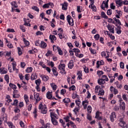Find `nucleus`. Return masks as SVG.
Masks as SVG:
<instances>
[{
	"instance_id": "obj_32",
	"label": "nucleus",
	"mask_w": 128,
	"mask_h": 128,
	"mask_svg": "<svg viewBox=\"0 0 128 128\" xmlns=\"http://www.w3.org/2000/svg\"><path fill=\"white\" fill-rule=\"evenodd\" d=\"M58 52V54L60 56H62V51L60 49V48H58V46L57 47Z\"/></svg>"
},
{
	"instance_id": "obj_45",
	"label": "nucleus",
	"mask_w": 128,
	"mask_h": 128,
	"mask_svg": "<svg viewBox=\"0 0 128 128\" xmlns=\"http://www.w3.org/2000/svg\"><path fill=\"white\" fill-rule=\"evenodd\" d=\"M43 8H50V4H46L42 6Z\"/></svg>"
},
{
	"instance_id": "obj_10",
	"label": "nucleus",
	"mask_w": 128,
	"mask_h": 128,
	"mask_svg": "<svg viewBox=\"0 0 128 128\" xmlns=\"http://www.w3.org/2000/svg\"><path fill=\"white\" fill-rule=\"evenodd\" d=\"M74 60H70L69 62V63L68 64V68H70V70H72V68H74Z\"/></svg>"
},
{
	"instance_id": "obj_37",
	"label": "nucleus",
	"mask_w": 128,
	"mask_h": 128,
	"mask_svg": "<svg viewBox=\"0 0 128 128\" xmlns=\"http://www.w3.org/2000/svg\"><path fill=\"white\" fill-rule=\"evenodd\" d=\"M10 86L12 88H13V90H16V86L12 83L10 84Z\"/></svg>"
},
{
	"instance_id": "obj_28",
	"label": "nucleus",
	"mask_w": 128,
	"mask_h": 128,
	"mask_svg": "<svg viewBox=\"0 0 128 128\" xmlns=\"http://www.w3.org/2000/svg\"><path fill=\"white\" fill-rule=\"evenodd\" d=\"M24 26H26V24L28 26H30V24L28 22H30V21L28 20H28H26V19L24 18Z\"/></svg>"
},
{
	"instance_id": "obj_33",
	"label": "nucleus",
	"mask_w": 128,
	"mask_h": 128,
	"mask_svg": "<svg viewBox=\"0 0 128 128\" xmlns=\"http://www.w3.org/2000/svg\"><path fill=\"white\" fill-rule=\"evenodd\" d=\"M8 126L10 127V128H16V127L14 126L12 122H8Z\"/></svg>"
},
{
	"instance_id": "obj_55",
	"label": "nucleus",
	"mask_w": 128,
	"mask_h": 128,
	"mask_svg": "<svg viewBox=\"0 0 128 128\" xmlns=\"http://www.w3.org/2000/svg\"><path fill=\"white\" fill-rule=\"evenodd\" d=\"M6 32H14V30L12 28H8L7 29Z\"/></svg>"
},
{
	"instance_id": "obj_58",
	"label": "nucleus",
	"mask_w": 128,
	"mask_h": 128,
	"mask_svg": "<svg viewBox=\"0 0 128 128\" xmlns=\"http://www.w3.org/2000/svg\"><path fill=\"white\" fill-rule=\"evenodd\" d=\"M20 126L21 128H26V126H24V123L22 121L20 122Z\"/></svg>"
},
{
	"instance_id": "obj_39",
	"label": "nucleus",
	"mask_w": 128,
	"mask_h": 128,
	"mask_svg": "<svg viewBox=\"0 0 128 128\" xmlns=\"http://www.w3.org/2000/svg\"><path fill=\"white\" fill-rule=\"evenodd\" d=\"M88 114H91L92 113V106H88Z\"/></svg>"
},
{
	"instance_id": "obj_24",
	"label": "nucleus",
	"mask_w": 128,
	"mask_h": 128,
	"mask_svg": "<svg viewBox=\"0 0 128 128\" xmlns=\"http://www.w3.org/2000/svg\"><path fill=\"white\" fill-rule=\"evenodd\" d=\"M42 80H44V82H48V80L49 78L46 76H42Z\"/></svg>"
},
{
	"instance_id": "obj_16",
	"label": "nucleus",
	"mask_w": 128,
	"mask_h": 128,
	"mask_svg": "<svg viewBox=\"0 0 128 128\" xmlns=\"http://www.w3.org/2000/svg\"><path fill=\"white\" fill-rule=\"evenodd\" d=\"M51 120L54 126H58V120H56V118H52Z\"/></svg>"
},
{
	"instance_id": "obj_51",
	"label": "nucleus",
	"mask_w": 128,
	"mask_h": 128,
	"mask_svg": "<svg viewBox=\"0 0 128 128\" xmlns=\"http://www.w3.org/2000/svg\"><path fill=\"white\" fill-rule=\"evenodd\" d=\"M66 89H62L60 90V94H62V96H64V94H66Z\"/></svg>"
},
{
	"instance_id": "obj_9",
	"label": "nucleus",
	"mask_w": 128,
	"mask_h": 128,
	"mask_svg": "<svg viewBox=\"0 0 128 128\" xmlns=\"http://www.w3.org/2000/svg\"><path fill=\"white\" fill-rule=\"evenodd\" d=\"M96 68H100V66H104V62L103 60L98 61L96 62Z\"/></svg>"
},
{
	"instance_id": "obj_11",
	"label": "nucleus",
	"mask_w": 128,
	"mask_h": 128,
	"mask_svg": "<svg viewBox=\"0 0 128 128\" xmlns=\"http://www.w3.org/2000/svg\"><path fill=\"white\" fill-rule=\"evenodd\" d=\"M100 112H97L96 114V116L95 118H97V120H102V116H100Z\"/></svg>"
},
{
	"instance_id": "obj_17",
	"label": "nucleus",
	"mask_w": 128,
	"mask_h": 128,
	"mask_svg": "<svg viewBox=\"0 0 128 128\" xmlns=\"http://www.w3.org/2000/svg\"><path fill=\"white\" fill-rule=\"evenodd\" d=\"M62 10H68V2H64L63 4H62Z\"/></svg>"
},
{
	"instance_id": "obj_8",
	"label": "nucleus",
	"mask_w": 128,
	"mask_h": 128,
	"mask_svg": "<svg viewBox=\"0 0 128 128\" xmlns=\"http://www.w3.org/2000/svg\"><path fill=\"white\" fill-rule=\"evenodd\" d=\"M82 104L84 106V110H86V108L88 107V100H84L82 102Z\"/></svg>"
},
{
	"instance_id": "obj_52",
	"label": "nucleus",
	"mask_w": 128,
	"mask_h": 128,
	"mask_svg": "<svg viewBox=\"0 0 128 128\" xmlns=\"http://www.w3.org/2000/svg\"><path fill=\"white\" fill-rule=\"evenodd\" d=\"M18 100H14L13 104H12V106H18Z\"/></svg>"
},
{
	"instance_id": "obj_41",
	"label": "nucleus",
	"mask_w": 128,
	"mask_h": 128,
	"mask_svg": "<svg viewBox=\"0 0 128 128\" xmlns=\"http://www.w3.org/2000/svg\"><path fill=\"white\" fill-rule=\"evenodd\" d=\"M108 1H109V0H106V2H104V1L103 2V4H104L105 6V8H108Z\"/></svg>"
},
{
	"instance_id": "obj_20",
	"label": "nucleus",
	"mask_w": 128,
	"mask_h": 128,
	"mask_svg": "<svg viewBox=\"0 0 128 128\" xmlns=\"http://www.w3.org/2000/svg\"><path fill=\"white\" fill-rule=\"evenodd\" d=\"M54 116V118H56V120H58V115L56 114L54 112H51L50 113V118L52 119V118H54L52 117Z\"/></svg>"
},
{
	"instance_id": "obj_21",
	"label": "nucleus",
	"mask_w": 128,
	"mask_h": 128,
	"mask_svg": "<svg viewBox=\"0 0 128 128\" xmlns=\"http://www.w3.org/2000/svg\"><path fill=\"white\" fill-rule=\"evenodd\" d=\"M120 108L122 110H126V104L124 102L120 104Z\"/></svg>"
},
{
	"instance_id": "obj_31",
	"label": "nucleus",
	"mask_w": 128,
	"mask_h": 128,
	"mask_svg": "<svg viewBox=\"0 0 128 128\" xmlns=\"http://www.w3.org/2000/svg\"><path fill=\"white\" fill-rule=\"evenodd\" d=\"M104 90H100L98 96H104Z\"/></svg>"
},
{
	"instance_id": "obj_2",
	"label": "nucleus",
	"mask_w": 128,
	"mask_h": 128,
	"mask_svg": "<svg viewBox=\"0 0 128 128\" xmlns=\"http://www.w3.org/2000/svg\"><path fill=\"white\" fill-rule=\"evenodd\" d=\"M34 102H35V104H38V102H40V94H38L36 93V92H34Z\"/></svg>"
},
{
	"instance_id": "obj_50",
	"label": "nucleus",
	"mask_w": 128,
	"mask_h": 128,
	"mask_svg": "<svg viewBox=\"0 0 128 128\" xmlns=\"http://www.w3.org/2000/svg\"><path fill=\"white\" fill-rule=\"evenodd\" d=\"M74 52H80V50L78 48H74L72 49Z\"/></svg>"
},
{
	"instance_id": "obj_61",
	"label": "nucleus",
	"mask_w": 128,
	"mask_h": 128,
	"mask_svg": "<svg viewBox=\"0 0 128 128\" xmlns=\"http://www.w3.org/2000/svg\"><path fill=\"white\" fill-rule=\"evenodd\" d=\"M59 38L62 40V38H64V36L62 34H58Z\"/></svg>"
},
{
	"instance_id": "obj_40",
	"label": "nucleus",
	"mask_w": 128,
	"mask_h": 128,
	"mask_svg": "<svg viewBox=\"0 0 128 128\" xmlns=\"http://www.w3.org/2000/svg\"><path fill=\"white\" fill-rule=\"evenodd\" d=\"M102 79H103L104 80H106V82H108V76L106 75H103L102 76Z\"/></svg>"
},
{
	"instance_id": "obj_44",
	"label": "nucleus",
	"mask_w": 128,
	"mask_h": 128,
	"mask_svg": "<svg viewBox=\"0 0 128 128\" xmlns=\"http://www.w3.org/2000/svg\"><path fill=\"white\" fill-rule=\"evenodd\" d=\"M17 48L18 50V54L19 56H22V48H20V47H18Z\"/></svg>"
},
{
	"instance_id": "obj_46",
	"label": "nucleus",
	"mask_w": 128,
	"mask_h": 128,
	"mask_svg": "<svg viewBox=\"0 0 128 128\" xmlns=\"http://www.w3.org/2000/svg\"><path fill=\"white\" fill-rule=\"evenodd\" d=\"M114 20H116V22H117V24H120H120H122V23L120 22V20L116 19V18H114Z\"/></svg>"
},
{
	"instance_id": "obj_7",
	"label": "nucleus",
	"mask_w": 128,
	"mask_h": 128,
	"mask_svg": "<svg viewBox=\"0 0 128 128\" xmlns=\"http://www.w3.org/2000/svg\"><path fill=\"white\" fill-rule=\"evenodd\" d=\"M50 40H51V42L52 44H54V40H56V36L54 35H50L49 37Z\"/></svg>"
},
{
	"instance_id": "obj_54",
	"label": "nucleus",
	"mask_w": 128,
	"mask_h": 128,
	"mask_svg": "<svg viewBox=\"0 0 128 128\" xmlns=\"http://www.w3.org/2000/svg\"><path fill=\"white\" fill-rule=\"evenodd\" d=\"M76 106H78V108H80V100H76Z\"/></svg>"
},
{
	"instance_id": "obj_47",
	"label": "nucleus",
	"mask_w": 128,
	"mask_h": 128,
	"mask_svg": "<svg viewBox=\"0 0 128 128\" xmlns=\"http://www.w3.org/2000/svg\"><path fill=\"white\" fill-rule=\"evenodd\" d=\"M70 91V90H76V86L74 85L72 86L69 88Z\"/></svg>"
},
{
	"instance_id": "obj_56",
	"label": "nucleus",
	"mask_w": 128,
	"mask_h": 128,
	"mask_svg": "<svg viewBox=\"0 0 128 128\" xmlns=\"http://www.w3.org/2000/svg\"><path fill=\"white\" fill-rule=\"evenodd\" d=\"M120 68L122 69L124 68V62H120Z\"/></svg>"
},
{
	"instance_id": "obj_63",
	"label": "nucleus",
	"mask_w": 128,
	"mask_h": 128,
	"mask_svg": "<svg viewBox=\"0 0 128 128\" xmlns=\"http://www.w3.org/2000/svg\"><path fill=\"white\" fill-rule=\"evenodd\" d=\"M60 73L62 74H66V70H60Z\"/></svg>"
},
{
	"instance_id": "obj_6",
	"label": "nucleus",
	"mask_w": 128,
	"mask_h": 128,
	"mask_svg": "<svg viewBox=\"0 0 128 128\" xmlns=\"http://www.w3.org/2000/svg\"><path fill=\"white\" fill-rule=\"evenodd\" d=\"M107 28L110 32H112V34H114V28L112 26L108 24L107 26Z\"/></svg>"
},
{
	"instance_id": "obj_59",
	"label": "nucleus",
	"mask_w": 128,
	"mask_h": 128,
	"mask_svg": "<svg viewBox=\"0 0 128 128\" xmlns=\"http://www.w3.org/2000/svg\"><path fill=\"white\" fill-rule=\"evenodd\" d=\"M107 14L108 16H111L112 14V10L109 9L107 11Z\"/></svg>"
},
{
	"instance_id": "obj_26",
	"label": "nucleus",
	"mask_w": 128,
	"mask_h": 128,
	"mask_svg": "<svg viewBox=\"0 0 128 128\" xmlns=\"http://www.w3.org/2000/svg\"><path fill=\"white\" fill-rule=\"evenodd\" d=\"M24 100L26 104H28V102H30V100H28V95H26V94H24Z\"/></svg>"
},
{
	"instance_id": "obj_1",
	"label": "nucleus",
	"mask_w": 128,
	"mask_h": 128,
	"mask_svg": "<svg viewBox=\"0 0 128 128\" xmlns=\"http://www.w3.org/2000/svg\"><path fill=\"white\" fill-rule=\"evenodd\" d=\"M38 110H40L41 114H46V112H48V108L46 105H42V103L41 102L38 106Z\"/></svg>"
},
{
	"instance_id": "obj_15",
	"label": "nucleus",
	"mask_w": 128,
	"mask_h": 128,
	"mask_svg": "<svg viewBox=\"0 0 128 128\" xmlns=\"http://www.w3.org/2000/svg\"><path fill=\"white\" fill-rule=\"evenodd\" d=\"M52 70L53 72V74H54L55 76H58V72H56V67H54L52 68Z\"/></svg>"
},
{
	"instance_id": "obj_42",
	"label": "nucleus",
	"mask_w": 128,
	"mask_h": 128,
	"mask_svg": "<svg viewBox=\"0 0 128 128\" xmlns=\"http://www.w3.org/2000/svg\"><path fill=\"white\" fill-rule=\"evenodd\" d=\"M101 16H102V18H108V16L106 14V13H104V12H102L101 13Z\"/></svg>"
},
{
	"instance_id": "obj_23",
	"label": "nucleus",
	"mask_w": 128,
	"mask_h": 128,
	"mask_svg": "<svg viewBox=\"0 0 128 128\" xmlns=\"http://www.w3.org/2000/svg\"><path fill=\"white\" fill-rule=\"evenodd\" d=\"M50 86L54 90H56V88H58V86H56V85L54 84V83L50 84Z\"/></svg>"
},
{
	"instance_id": "obj_57",
	"label": "nucleus",
	"mask_w": 128,
	"mask_h": 128,
	"mask_svg": "<svg viewBox=\"0 0 128 128\" xmlns=\"http://www.w3.org/2000/svg\"><path fill=\"white\" fill-rule=\"evenodd\" d=\"M42 34H44V33H42V32H41L40 31H38L36 32V36H42Z\"/></svg>"
},
{
	"instance_id": "obj_62",
	"label": "nucleus",
	"mask_w": 128,
	"mask_h": 128,
	"mask_svg": "<svg viewBox=\"0 0 128 128\" xmlns=\"http://www.w3.org/2000/svg\"><path fill=\"white\" fill-rule=\"evenodd\" d=\"M114 110L115 111L118 110H120V107L118 106H115L114 108Z\"/></svg>"
},
{
	"instance_id": "obj_49",
	"label": "nucleus",
	"mask_w": 128,
	"mask_h": 128,
	"mask_svg": "<svg viewBox=\"0 0 128 128\" xmlns=\"http://www.w3.org/2000/svg\"><path fill=\"white\" fill-rule=\"evenodd\" d=\"M100 86H96L95 87V92H98V90H100Z\"/></svg>"
},
{
	"instance_id": "obj_14",
	"label": "nucleus",
	"mask_w": 128,
	"mask_h": 128,
	"mask_svg": "<svg viewBox=\"0 0 128 128\" xmlns=\"http://www.w3.org/2000/svg\"><path fill=\"white\" fill-rule=\"evenodd\" d=\"M58 70H65V68H66V64H60L58 66Z\"/></svg>"
},
{
	"instance_id": "obj_25",
	"label": "nucleus",
	"mask_w": 128,
	"mask_h": 128,
	"mask_svg": "<svg viewBox=\"0 0 128 128\" xmlns=\"http://www.w3.org/2000/svg\"><path fill=\"white\" fill-rule=\"evenodd\" d=\"M118 125L121 126V128H126V122H120L118 124Z\"/></svg>"
},
{
	"instance_id": "obj_35",
	"label": "nucleus",
	"mask_w": 128,
	"mask_h": 128,
	"mask_svg": "<svg viewBox=\"0 0 128 128\" xmlns=\"http://www.w3.org/2000/svg\"><path fill=\"white\" fill-rule=\"evenodd\" d=\"M91 54H96V50H93L92 48H89Z\"/></svg>"
},
{
	"instance_id": "obj_22",
	"label": "nucleus",
	"mask_w": 128,
	"mask_h": 128,
	"mask_svg": "<svg viewBox=\"0 0 128 128\" xmlns=\"http://www.w3.org/2000/svg\"><path fill=\"white\" fill-rule=\"evenodd\" d=\"M37 112H38V109L35 108L34 109V111L33 112L34 116V118H36V116H38V114H36Z\"/></svg>"
},
{
	"instance_id": "obj_38",
	"label": "nucleus",
	"mask_w": 128,
	"mask_h": 128,
	"mask_svg": "<svg viewBox=\"0 0 128 128\" xmlns=\"http://www.w3.org/2000/svg\"><path fill=\"white\" fill-rule=\"evenodd\" d=\"M32 10H35L36 12H40V9L36 6H34L32 7Z\"/></svg>"
},
{
	"instance_id": "obj_19",
	"label": "nucleus",
	"mask_w": 128,
	"mask_h": 128,
	"mask_svg": "<svg viewBox=\"0 0 128 128\" xmlns=\"http://www.w3.org/2000/svg\"><path fill=\"white\" fill-rule=\"evenodd\" d=\"M46 98H48L49 100H50L52 98V94L50 92H48L46 94Z\"/></svg>"
},
{
	"instance_id": "obj_64",
	"label": "nucleus",
	"mask_w": 128,
	"mask_h": 128,
	"mask_svg": "<svg viewBox=\"0 0 128 128\" xmlns=\"http://www.w3.org/2000/svg\"><path fill=\"white\" fill-rule=\"evenodd\" d=\"M116 12H117V14L120 16H122V11L120 10H116Z\"/></svg>"
},
{
	"instance_id": "obj_4",
	"label": "nucleus",
	"mask_w": 128,
	"mask_h": 128,
	"mask_svg": "<svg viewBox=\"0 0 128 128\" xmlns=\"http://www.w3.org/2000/svg\"><path fill=\"white\" fill-rule=\"evenodd\" d=\"M116 118V112H112L111 114L110 115V120L111 122H114V120Z\"/></svg>"
},
{
	"instance_id": "obj_53",
	"label": "nucleus",
	"mask_w": 128,
	"mask_h": 128,
	"mask_svg": "<svg viewBox=\"0 0 128 128\" xmlns=\"http://www.w3.org/2000/svg\"><path fill=\"white\" fill-rule=\"evenodd\" d=\"M94 38L96 40H100V34H96L94 36Z\"/></svg>"
},
{
	"instance_id": "obj_12",
	"label": "nucleus",
	"mask_w": 128,
	"mask_h": 128,
	"mask_svg": "<svg viewBox=\"0 0 128 128\" xmlns=\"http://www.w3.org/2000/svg\"><path fill=\"white\" fill-rule=\"evenodd\" d=\"M0 72L2 74H4L8 72V70L4 68H0Z\"/></svg>"
},
{
	"instance_id": "obj_34",
	"label": "nucleus",
	"mask_w": 128,
	"mask_h": 128,
	"mask_svg": "<svg viewBox=\"0 0 128 128\" xmlns=\"http://www.w3.org/2000/svg\"><path fill=\"white\" fill-rule=\"evenodd\" d=\"M91 8L93 12H96V7L94 6V4H91Z\"/></svg>"
},
{
	"instance_id": "obj_18",
	"label": "nucleus",
	"mask_w": 128,
	"mask_h": 128,
	"mask_svg": "<svg viewBox=\"0 0 128 128\" xmlns=\"http://www.w3.org/2000/svg\"><path fill=\"white\" fill-rule=\"evenodd\" d=\"M98 84H100V86H102V84H106L105 80L102 78H100L98 80Z\"/></svg>"
},
{
	"instance_id": "obj_3",
	"label": "nucleus",
	"mask_w": 128,
	"mask_h": 128,
	"mask_svg": "<svg viewBox=\"0 0 128 128\" xmlns=\"http://www.w3.org/2000/svg\"><path fill=\"white\" fill-rule=\"evenodd\" d=\"M66 20H68V24L70 26H74V19L72 18V16H70L68 15L66 17Z\"/></svg>"
},
{
	"instance_id": "obj_27",
	"label": "nucleus",
	"mask_w": 128,
	"mask_h": 128,
	"mask_svg": "<svg viewBox=\"0 0 128 128\" xmlns=\"http://www.w3.org/2000/svg\"><path fill=\"white\" fill-rule=\"evenodd\" d=\"M116 4H118L120 6H122V0H118L116 1Z\"/></svg>"
},
{
	"instance_id": "obj_43",
	"label": "nucleus",
	"mask_w": 128,
	"mask_h": 128,
	"mask_svg": "<svg viewBox=\"0 0 128 128\" xmlns=\"http://www.w3.org/2000/svg\"><path fill=\"white\" fill-rule=\"evenodd\" d=\"M32 67H29L27 68V70H26V72H32Z\"/></svg>"
},
{
	"instance_id": "obj_5",
	"label": "nucleus",
	"mask_w": 128,
	"mask_h": 128,
	"mask_svg": "<svg viewBox=\"0 0 128 128\" xmlns=\"http://www.w3.org/2000/svg\"><path fill=\"white\" fill-rule=\"evenodd\" d=\"M18 90H14L13 92V98H20V94H18Z\"/></svg>"
},
{
	"instance_id": "obj_60",
	"label": "nucleus",
	"mask_w": 128,
	"mask_h": 128,
	"mask_svg": "<svg viewBox=\"0 0 128 128\" xmlns=\"http://www.w3.org/2000/svg\"><path fill=\"white\" fill-rule=\"evenodd\" d=\"M97 74L98 76H102V74H104V72L102 71H98Z\"/></svg>"
},
{
	"instance_id": "obj_13",
	"label": "nucleus",
	"mask_w": 128,
	"mask_h": 128,
	"mask_svg": "<svg viewBox=\"0 0 128 128\" xmlns=\"http://www.w3.org/2000/svg\"><path fill=\"white\" fill-rule=\"evenodd\" d=\"M40 46L42 48H46L48 45L46 44V42L44 41H42L40 44Z\"/></svg>"
},
{
	"instance_id": "obj_36",
	"label": "nucleus",
	"mask_w": 128,
	"mask_h": 128,
	"mask_svg": "<svg viewBox=\"0 0 128 128\" xmlns=\"http://www.w3.org/2000/svg\"><path fill=\"white\" fill-rule=\"evenodd\" d=\"M11 4L12 6H14V8H18L16 2L15 1L12 2Z\"/></svg>"
},
{
	"instance_id": "obj_48",
	"label": "nucleus",
	"mask_w": 128,
	"mask_h": 128,
	"mask_svg": "<svg viewBox=\"0 0 128 128\" xmlns=\"http://www.w3.org/2000/svg\"><path fill=\"white\" fill-rule=\"evenodd\" d=\"M35 84L36 86H40V79H38L35 81Z\"/></svg>"
},
{
	"instance_id": "obj_30",
	"label": "nucleus",
	"mask_w": 128,
	"mask_h": 128,
	"mask_svg": "<svg viewBox=\"0 0 128 128\" xmlns=\"http://www.w3.org/2000/svg\"><path fill=\"white\" fill-rule=\"evenodd\" d=\"M4 80H6V82H8H8H10V77H8V74L5 75Z\"/></svg>"
},
{
	"instance_id": "obj_29",
	"label": "nucleus",
	"mask_w": 128,
	"mask_h": 128,
	"mask_svg": "<svg viewBox=\"0 0 128 128\" xmlns=\"http://www.w3.org/2000/svg\"><path fill=\"white\" fill-rule=\"evenodd\" d=\"M63 102L65 104H68V102H70V100L68 98H65L63 100Z\"/></svg>"
}]
</instances>
